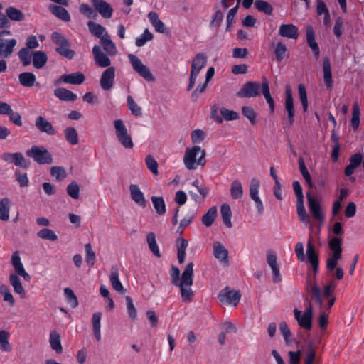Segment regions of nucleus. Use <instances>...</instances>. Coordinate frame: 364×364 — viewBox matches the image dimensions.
<instances>
[{"label":"nucleus","instance_id":"nucleus-2","mask_svg":"<svg viewBox=\"0 0 364 364\" xmlns=\"http://www.w3.org/2000/svg\"><path fill=\"white\" fill-rule=\"evenodd\" d=\"M205 151L199 146L187 148L183 156V163L188 170H195L198 166H203L205 163Z\"/></svg>","mask_w":364,"mask_h":364},{"label":"nucleus","instance_id":"nucleus-35","mask_svg":"<svg viewBox=\"0 0 364 364\" xmlns=\"http://www.w3.org/2000/svg\"><path fill=\"white\" fill-rule=\"evenodd\" d=\"M18 276L19 275L17 274H11L9 276V282L11 285L13 287L15 293L19 294L21 297H24L26 294L25 290Z\"/></svg>","mask_w":364,"mask_h":364},{"label":"nucleus","instance_id":"nucleus-47","mask_svg":"<svg viewBox=\"0 0 364 364\" xmlns=\"http://www.w3.org/2000/svg\"><path fill=\"white\" fill-rule=\"evenodd\" d=\"M298 163H299V171H300L303 178L307 183L309 186L310 188H312L314 185H313L311 176L305 165L304 159L302 157H299L298 159Z\"/></svg>","mask_w":364,"mask_h":364},{"label":"nucleus","instance_id":"nucleus-6","mask_svg":"<svg viewBox=\"0 0 364 364\" xmlns=\"http://www.w3.org/2000/svg\"><path fill=\"white\" fill-rule=\"evenodd\" d=\"M116 136L120 144L126 149H132L134 146L132 137L122 119L114 122Z\"/></svg>","mask_w":364,"mask_h":364},{"label":"nucleus","instance_id":"nucleus-1","mask_svg":"<svg viewBox=\"0 0 364 364\" xmlns=\"http://www.w3.org/2000/svg\"><path fill=\"white\" fill-rule=\"evenodd\" d=\"M336 287V284L331 281L323 287V293L321 294L320 287L316 284L309 286V292L314 300L315 307L318 309V318H328L329 310L333 305L335 298L332 296L331 291Z\"/></svg>","mask_w":364,"mask_h":364},{"label":"nucleus","instance_id":"nucleus-34","mask_svg":"<svg viewBox=\"0 0 364 364\" xmlns=\"http://www.w3.org/2000/svg\"><path fill=\"white\" fill-rule=\"evenodd\" d=\"M49 9L58 18L68 22L70 21V16L68 11L63 7L55 4H50Z\"/></svg>","mask_w":364,"mask_h":364},{"label":"nucleus","instance_id":"nucleus-44","mask_svg":"<svg viewBox=\"0 0 364 364\" xmlns=\"http://www.w3.org/2000/svg\"><path fill=\"white\" fill-rule=\"evenodd\" d=\"M64 136L71 145H76L79 142L77 132L73 127H68L64 130Z\"/></svg>","mask_w":364,"mask_h":364},{"label":"nucleus","instance_id":"nucleus-22","mask_svg":"<svg viewBox=\"0 0 364 364\" xmlns=\"http://www.w3.org/2000/svg\"><path fill=\"white\" fill-rule=\"evenodd\" d=\"M35 125L41 132L46 133L51 136L56 134L55 129L52 124L42 116L36 117Z\"/></svg>","mask_w":364,"mask_h":364},{"label":"nucleus","instance_id":"nucleus-63","mask_svg":"<svg viewBox=\"0 0 364 364\" xmlns=\"http://www.w3.org/2000/svg\"><path fill=\"white\" fill-rule=\"evenodd\" d=\"M64 295L67 301L72 307L75 308L77 306L78 302L77 296L75 295L73 291L71 289L68 287L64 289Z\"/></svg>","mask_w":364,"mask_h":364},{"label":"nucleus","instance_id":"nucleus-53","mask_svg":"<svg viewBox=\"0 0 364 364\" xmlns=\"http://www.w3.org/2000/svg\"><path fill=\"white\" fill-rule=\"evenodd\" d=\"M360 124V108L357 102L353 103L351 125L354 130L358 129Z\"/></svg>","mask_w":364,"mask_h":364},{"label":"nucleus","instance_id":"nucleus-59","mask_svg":"<svg viewBox=\"0 0 364 364\" xmlns=\"http://www.w3.org/2000/svg\"><path fill=\"white\" fill-rule=\"evenodd\" d=\"M50 175L57 181L64 179L67 174L66 171L63 166H53L50 168Z\"/></svg>","mask_w":364,"mask_h":364},{"label":"nucleus","instance_id":"nucleus-12","mask_svg":"<svg viewBox=\"0 0 364 364\" xmlns=\"http://www.w3.org/2000/svg\"><path fill=\"white\" fill-rule=\"evenodd\" d=\"M285 110L287 112L288 121L290 125L294 122L295 110L294 106V99L290 85H287L285 88Z\"/></svg>","mask_w":364,"mask_h":364},{"label":"nucleus","instance_id":"nucleus-19","mask_svg":"<svg viewBox=\"0 0 364 364\" xmlns=\"http://www.w3.org/2000/svg\"><path fill=\"white\" fill-rule=\"evenodd\" d=\"M92 4L95 10L105 18L112 16L113 9L111 5L104 0H92Z\"/></svg>","mask_w":364,"mask_h":364},{"label":"nucleus","instance_id":"nucleus-10","mask_svg":"<svg viewBox=\"0 0 364 364\" xmlns=\"http://www.w3.org/2000/svg\"><path fill=\"white\" fill-rule=\"evenodd\" d=\"M259 180L256 178H252L250 184V196L251 199L255 203L257 213L259 215H262L264 212V205L259 196Z\"/></svg>","mask_w":364,"mask_h":364},{"label":"nucleus","instance_id":"nucleus-31","mask_svg":"<svg viewBox=\"0 0 364 364\" xmlns=\"http://www.w3.org/2000/svg\"><path fill=\"white\" fill-rule=\"evenodd\" d=\"M262 92L269 107L270 112L273 113L274 112V101L271 96L269 82L265 77L262 78Z\"/></svg>","mask_w":364,"mask_h":364},{"label":"nucleus","instance_id":"nucleus-4","mask_svg":"<svg viewBox=\"0 0 364 364\" xmlns=\"http://www.w3.org/2000/svg\"><path fill=\"white\" fill-rule=\"evenodd\" d=\"M51 39L57 46L55 48L57 53L70 60L74 58L75 52L70 49V43L62 34L58 32H53Z\"/></svg>","mask_w":364,"mask_h":364},{"label":"nucleus","instance_id":"nucleus-64","mask_svg":"<svg viewBox=\"0 0 364 364\" xmlns=\"http://www.w3.org/2000/svg\"><path fill=\"white\" fill-rule=\"evenodd\" d=\"M68 194L73 199H77L79 198L80 187L75 181H72L67 186Z\"/></svg>","mask_w":364,"mask_h":364},{"label":"nucleus","instance_id":"nucleus-40","mask_svg":"<svg viewBox=\"0 0 364 364\" xmlns=\"http://www.w3.org/2000/svg\"><path fill=\"white\" fill-rule=\"evenodd\" d=\"M87 26L90 32L95 37L99 38L100 40L101 39L102 36L105 35V33H107L105 27L94 21H88Z\"/></svg>","mask_w":364,"mask_h":364},{"label":"nucleus","instance_id":"nucleus-30","mask_svg":"<svg viewBox=\"0 0 364 364\" xmlns=\"http://www.w3.org/2000/svg\"><path fill=\"white\" fill-rule=\"evenodd\" d=\"M323 80L327 88L331 89L333 85L331 63L328 58L323 60Z\"/></svg>","mask_w":364,"mask_h":364},{"label":"nucleus","instance_id":"nucleus-14","mask_svg":"<svg viewBox=\"0 0 364 364\" xmlns=\"http://www.w3.org/2000/svg\"><path fill=\"white\" fill-rule=\"evenodd\" d=\"M306 198L308 200V205L309 211L311 213L313 218L323 223L324 221V215L321 213V208L320 203L316 198H313L310 193H306Z\"/></svg>","mask_w":364,"mask_h":364},{"label":"nucleus","instance_id":"nucleus-25","mask_svg":"<svg viewBox=\"0 0 364 364\" xmlns=\"http://www.w3.org/2000/svg\"><path fill=\"white\" fill-rule=\"evenodd\" d=\"M109 280L113 289L115 291L121 294H124L125 289H124L123 285L119 280V269L116 265H114L111 267Z\"/></svg>","mask_w":364,"mask_h":364},{"label":"nucleus","instance_id":"nucleus-23","mask_svg":"<svg viewBox=\"0 0 364 364\" xmlns=\"http://www.w3.org/2000/svg\"><path fill=\"white\" fill-rule=\"evenodd\" d=\"M129 191L131 198L134 201L135 203L142 208L146 207V201L144 195L140 190L138 185L131 184L129 186Z\"/></svg>","mask_w":364,"mask_h":364},{"label":"nucleus","instance_id":"nucleus-11","mask_svg":"<svg viewBox=\"0 0 364 364\" xmlns=\"http://www.w3.org/2000/svg\"><path fill=\"white\" fill-rule=\"evenodd\" d=\"M1 158L5 162L14 164L15 166L23 168H28L29 166V164L21 152H4L1 154Z\"/></svg>","mask_w":364,"mask_h":364},{"label":"nucleus","instance_id":"nucleus-32","mask_svg":"<svg viewBox=\"0 0 364 364\" xmlns=\"http://www.w3.org/2000/svg\"><path fill=\"white\" fill-rule=\"evenodd\" d=\"M54 95L58 99L63 101L73 102L77 98L76 94L63 87L57 88L54 90Z\"/></svg>","mask_w":364,"mask_h":364},{"label":"nucleus","instance_id":"nucleus-16","mask_svg":"<svg viewBox=\"0 0 364 364\" xmlns=\"http://www.w3.org/2000/svg\"><path fill=\"white\" fill-rule=\"evenodd\" d=\"M11 264L14 268V270L16 272V274L23 277V279L26 281L29 282L31 279V276L24 269V267L23 265V263L21 262L19 252L18 251H16L13 253L12 257H11Z\"/></svg>","mask_w":364,"mask_h":364},{"label":"nucleus","instance_id":"nucleus-9","mask_svg":"<svg viewBox=\"0 0 364 364\" xmlns=\"http://www.w3.org/2000/svg\"><path fill=\"white\" fill-rule=\"evenodd\" d=\"M218 299L223 304L236 306L240 300L239 291L230 290L229 287L223 289L218 296Z\"/></svg>","mask_w":364,"mask_h":364},{"label":"nucleus","instance_id":"nucleus-33","mask_svg":"<svg viewBox=\"0 0 364 364\" xmlns=\"http://www.w3.org/2000/svg\"><path fill=\"white\" fill-rule=\"evenodd\" d=\"M148 18L154 28L155 31L158 33H163L165 32L166 27L164 23L159 19V15L154 11L148 14Z\"/></svg>","mask_w":364,"mask_h":364},{"label":"nucleus","instance_id":"nucleus-20","mask_svg":"<svg viewBox=\"0 0 364 364\" xmlns=\"http://www.w3.org/2000/svg\"><path fill=\"white\" fill-rule=\"evenodd\" d=\"M192 186L196 188L198 192L200 193L199 196L196 193L193 191H189L188 193L193 200L196 203H201L205 198L208 196L210 191V188L207 186H202L200 185V181L196 179L192 183Z\"/></svg>","mask_w":364,"mask_h":364},{"label":"nucleus","instance_id":"nucleus-37","mask_svg":"<svg viewBox=\"0 0 364 364\" xmlns=\"http://www.w3.org/2000/svg\"><path fill=\"white\" fill-rule=\"evenodd\" d=\"M18 80L22 86L31 87L34 85L36 77L33 73L24 72L19 74Z\"/></svg>","mask_w":364,"mask_h":364},{"label":"nucleus","instance_id":"nucleus-61","mask_svg":"<svg viewBox=\"0 0 364 364\" xmlns=\"http://www.w3.org/2000/svg\"><path fill=\"white\" fill-rule=\"evenodd\" d=\"M306 256L310 263L318 262V255L311 240H309L307 243Z\"/></svg>","mask_w":364,"mask_h":364},{"label":"nucleus","instance_id":"nucleus-41","mask_svg":"<svg viewBox=\"0 0 364 364\" xmlns=\"http://www.w3.org/2000/svg\"><path fill=\"white\" fill-rule=\"evenodd\" d=\"M223 221L227 228H232V224L231 222L232 211L230 206L227 203H223L220 208Z\"/></svg>","mask_w":364,"mask_h":364},{"label":"nucleus","instance_id":"nucleus-42","mask_svg":"<svg viewBox=\"0 0 364 364\" xmlns=\"http://www.w3.org/2000/svg\"><path fill=\"white\" fill-rule=\"evenodd\" d=\"M146 240L149 245V248L151 252L158 258L161 257V255L159 251V246L156 243L155 234L153 232H149L147 234Z\"/></svg>","mask_w":364,"mask_h":364},{"label":"nucleus","instance_id":"nucleus-54","mask_svg":"<svg viewBox=\"0 0 364 364\" xmlns=\"http://www.w3.org/2000/svg\"><path fill=\"white\" fill-rule=\"evenodd\" d=\"M255 7L261 12L264 13L267 15H271L273 11V9L269 3L263 0H257L255 2Z\"/></svg>","mask_w":364,"mask_h":364},{"label":"nucleus","instance_id":"nucleus-51","mask_svg":"<svg viewBox=\"0 0 364 364\" xmlns=\"http://www.w3.org/2000/svg\"><path fill=\"white\" fill-rule=\"evenodd\" d=\"M296 209L297 214L300 220L304 223H309L310 221V217L306 212V209L304 205V200H296Z\"/></svg>","mask_w":364,"mask_h":364},{"label":"nucleus","instance_id":"nucleus-29","mask_svg":"<svg viewBox=\"0 0 364 364\" xmlns=\"http://www.w3.org/2000/svg\"><path fill=\"white\" fill-rule=\"evenodd\" d=\"M100 44L103 48L104 50L109 55H114L117 53V48L114 43L110 39V36L108 33H105L100 40Z\"/></svg>","mask_w":364,"mask_h":364},{"label":"nucleus","instance_id":"nucleus-57","mask_svg":"<svg viewBox=\"0 0 364 364\" xmlns=\"http://www.w3.org/2000/svg\"><path fill=\"white\" fill-rule=\"evenodd\" d=\"M18 55L23 65H28L31 64L32 55L28 48H21L18 51Z\"/></svg>","mask_w":364,"mask_h":364},{"label":"nucleus","instance_id":"nucleus-49","mask_svg":"<svg viewBox=\"0 0 364 364\" xmlns=\"http://www.w3.org/2000/svg\"><path fill=\"white\" fill-rule=\"evenodd\" d=\"M151 199L156 212L159 215L164 214L166 213V205L164 198L159 196H152Z\"/></svg>","mask_w":364,"mask_h":364},{"label":"nucleus","instance_id":"nucleus-60","mask_svg":"<svg viewBox=\"0 0 364 364\" xmlns=\"http://www.w3.org/2000/svg\"><path fill=\"white\" fill-rule=\"evenodd\" d=\"M145 162L147 166L148 169L151 171L154 175H158V163L156 159L151 156L148 155L145 158Z\"/></svg>","mask_w":364,"mask_h":364},{"label":"nucleus","instance_id":"nucleus-26","mask_svg":"<svg viewBox=\"0 0 364 364\" xmlns=\"http://www.w3.org/2000/svg\"><path fill=\"white\" fill-rule=\"evenodd\" d=\"M306 42L309 48L313 51L315 58L317 59L320 55V49L315 40L314 31L311 26H308L306 27Z\"/></svg>","mask_w":364,"mask_h":364},{"label":"nucleus","instance_id":"nucleus-46","mask_svg":"<svg viewBox=\"0 0 364 364\" xmlns=\"http://www.w3.org/2000/svg\"><path fill=\"white\" fill-rule=\"evenodd\" d=\"M230 196L233 199H240L243 196L242 183L238 180H235L230 185Z\"/></svg>","mask_w":364,"mask_h":364},{"label":"nucleus","instance_id":"nucleus-24","mask_svg":"<svg viewBox=\"0 0 364 364\" xmlns=\"http://www.w3.org/2000/svg\"><path fill=\"white\" fill-rule=\"evenodd\" d=\"M279 34L284 38L296 39L299 37V30L294 24H282L279 28Z\"/></svg>","mask_w":364,"mask_h":364},{"label":"nucleus","instance_id":"nucleus-18","mask_svg":"<svg viewBox=\"0 0 364 364\" xmlns=\"http://www.w3.org/2000/svg\"><path fill=\"white\" fill-rule=\"evenodd\" d=\"M0 114L9 115L11 122L17 126L22 125L21 116L18 112H14L11 107L6 102L0 100Z\"/></svg>","mask_w":364,"mask_h":364},{"label":"nucleus","instance_id":"nucleus-43","mask_svg":"<svg viewBox=\"0 0 364 364\" xmlns=\"http://www.w3.org/2000/svg\"><path fill=\"white\" fill-rule=\"evenodd\" d=\"M10 200L4 198L0 200V219L7 221L9 219Z\"/></svg>","mask_w":364,"mask_h":364},{"label":"nucleus","instance_id":"nucleus-52","mask_svg":"<svg viewBox=\"0 0 364 364\" xmlns=\"http://www.w3.org/2000/svg\"><path fill=\"white\" fill-rule=\"evenodd\" d=\"M85 261L90 267H93L95 262V253L92 250V245L90 243H87L85 245Z\"/></svg>","mask_w":364,"mask_h":364},{"label":"nucleus","instance_id":"nucleus-13","mask_svg":"<svg viewBox=\"0 0 364 364\" xmlns=\"http://www.w3.org/2000/svg\"><path fill=\"white\" fill-rule=\"evenodd\" d=\"M115 78L114 67H109L102 73L100 84L103 90H110L113 85Z\"/></svg>","mask_w":364,"mask_h":364},{"label":"nucleus","instance_id":"nucleus-7","mask_svg":"<svg viewBox=\"0 0 364 364\" xmlns=\"http://www.w3.org/2000/svg\"><path fill=\"white\" fill-rule=\"evenodd\" d=\"M262 85L259 82L250 81L242 85L241 89L237 92L238 97H256L260 95Z\"/></svg>","mask_w":364,"mask_h":364},{"label":"nucleus","instance_id":"nucleus-17","mask_svg":"<svg viewBox=\"0 0 364 364\" xmlns=\"http://www.w3.org/2000/svg\"><path fill=\"white\" fill-rule=\"evenodd\" d=\"M207 61V55L204 53H197L192 59L191 74L198 76L206 65Z\"/></svg>","mask_w":364,"mask_h":364},{"label":"nucleus","instance_id":"nucleus-5","mask_svg":"<svg viewBox=\"0 0 364 364\" xmlns=\"http://www.w3.org/2000/svg\"><path fill=\"white\" fill-rule=\"evenodd\" d=\"M26 154L38 164H50L53 162L52 155L44 146H32Z\"/></svg>","mask_w":364,"mask_h":364},{"label":"nucleus","instance_id":"nucleus-8","mask_svg":"<svg viewBox=\"0 0 364 364\" xmlns=\"http://www.w3.org/2000/svg\"><path fill=\"white\" fill-rule=\"evenodd\" d=\"M128 58L135 72H136L141 77L148 81L153 80L152 75L149 68L144 65L141 60L137 56L134 54H129Z\"/></svg>","mask_w":364,"mask_h":364},{"label":"nucleus","instance_id":"nucleus-39","mask_svg":"<svg viewBox=\"0 0 364 364\" xmlns=\"http://www.w3.org/2000/svg\"><path fill=\"white\" fill-rule=\"evenodd\" d=\"M6 14L9 19L15 21H22L25 18L23 13L14 6H9L6 9Z\"/></svg>","mask_w":364,"mask_h":364},{"label":"nucleus","instance_id":"nucleus-62","mask_svg":"<svg viewBox=\"0 0 364 364\" xmlns=\"http://www.w3.org/2000/svg\"><path fill=\"white\" fill-rule=\"evenodd\" d=\"M298 92L302 107L304 112L308 109V99L304 85L300 84L298 87Z\"/></svg>","mask_w":364,"mask_h":364},{"label":"nucleus","instance_id":"nucleus-55","mask_svg":"<svg viewBox=\"0 0 364 364\" xmlns=\"http://www.w3.org/2000/svg\"><path fill=\"white\" fill-rule=\"evenodd\" d=\"M153 37V34L149 29H145L143 33L139 37L136 38L135 44L137 47H141L144 46L146 42L151 41Z\"/></svg>","mask_w":364,"mask_h":364},{"label":"nucleus","instance_id":"nucleus-38","mask_svg":"<svg viewBox=\"0 0 364 364\" xmlns=\"http://www.w3.org/2000/svg\"><path fill=\"white\" fill-rule=\"evenodd\" d=\"M49 343L51 348L60 354L63 352V347L60 342V337L59 333L55 331H51L50 333Z\"/></svg>","mask_w":364,"mask_h":364},{"label":"nucleus","instance_id":"nucleus-21","mask_svg":"<svg viewBox=\"0 0 364 364\" xmlns=\"http://www.w3.org/2000/svg\"><path fill=\"white\" fill-rule=\"evenodd\" d=\"M213 248L214 257L224 265H228L229 263L228 251L225 247L220 242H215Z\"/></svg>","mask_w":364,"mask_h":364},{"label":"nucleus","instance_id":"nucleus-56","mask_svg":"<svg viewBox=\"0 0 364 364\" xmlns=\"http://www.w3.org/2000/svg\"><path fill=\"white\" fill-rule=\"evenodd\" d=\"M37 235L38 237L50 241H55L58 240L57 235L53 230L48 228H43L38 232Z\"/></svg>","mask_w":364,"mask_h":364},{"label":"nucleus","instance_id":"nucleus-50","mask_svg":"<svg viewBox=\"0 0 364 364\" xmlns=\"http://www.w3.org/2000/svg\"><path fill=\"white\" fill-rule=\"evenodd\" d=\"M127 106L132 114L136 117L141 116L142 110L138 104L134 101L131 95H128L127 98Z\"/></svg>","mask_w":364,"mask_h":364},{"label":"nucleus","instance_id":"nucleus-27","mask_svg":"<svg viewBox=\"0 0 364 364\" xmlns=\"http://www.w3.org/2000/svg\"><path fill=\"white\" fill-rule=\"evenodd\" d=\"M85 80V75L81 72H75L61 76L59 82L62 81L70 85H80Z\"/></svg>","mask_w":364,"mask_h":364},{"label":"nucleus","instance_id":"nucleus-28","mask_svg":"<svg viewBox=\"0 0 364 364\" xmlns=\"http://www.w3.org/2000/svg\"><path fill=\"white\" fill-rule=\"evenodd\" d=\"M16 43V39L0 41V56L4 58H9L13 53Z\"/></svg>","mask_w":364,"mask_h":364},{"label":"nucleus","instance_id":"nucleus-36","mask_svg":"<svg viewBox=\"0 0 364 364\" xmlns=\"http://www.w3.org/2000/svg\"><path fill=\"white\" fill-rule=\"evenodd\" d=\"M47 60L48 57L45 52L38 50L33 53V65L35 68H42Z\"/></svg>","mask_w":364,"mask_h":364},{"label":"nucleus","instance_id":"nucleus-48","mask_svg":"<svg viewBox=\"0 0 364 364\" xmlns=\"http://www.w3.org/2000/svg\"><path fill=\"white\" fill-rule=\"evenodd\" d=\"M9 333L6 331H0V348L4 352H10L12 350L11 345L9 342Z\"/></svg>","mask_w":364,"mask_h":364},{"label":"nucleus","instance_id":"nucleus-15","mask_svg":"<svg viewBox=\"0 0 364 364\" xmlns=\"http://www.w3.org/2000/svg\"><path fill=\"white\" fill-rule=\"evenodd\" d=\"M92 55L95 63L100 68H109L111 67V60L109 58V55L104 53L101 49L100 46H95L92 48Z\"/></svg>","mask_w":364,"mask_h":364},{"label":"nucleus","instance_id":"nucleus-3","mask_svg":"<svg viewBox=\"0 0 364 364\" xmlns=\"http://www.w3.org/2000/svg\"><path fill=\"white\" fill-rule=\"evenodd\" d=\"M193 263H188L183 273H182V282L176 287L180 288L181 299L183 301H190L193 297V291L191 287L193 283Z\"/></svg>","mask_w":364,"mask_h":364},{"label":"nucleus","instance_id":"nucleus-45","mask_svg":"<svg viewBox=\"0 0 364 364\" xmlns=\"http://www.w3.org/2000/svg\"><path fill=\"white\" fill-rule=\"evenodd\" d=\"M217 213L218 210L215 206L210 208L202 217L203 224L206 227L211 226L217 216Z\"/></svg>","mask_w":364,"mask_h":364},{"label":"nucleus","instance_id":"nucleus-58","mask_svg":"<svg viewBox=\"0 0 364 364\" xmlns=\"http://www.w3.org/2000/svg\"><path fill=\"white\" fill-rule=\"evenodd\" d=\"M180 269L174 265H171L170 277L171 282L173 285L176 286L178 284H181L182 282V277L180 278Z\"/></svg>","mask_w":364,"mask_h":364}]
</instances>
